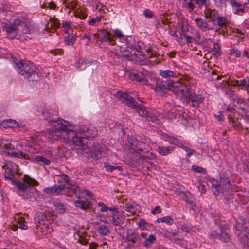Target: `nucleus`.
I'll return each instance as SVG.
<instances>
[{
  "label": "nucleus",
  "mask_w": 249,
  "mask_h": 249,
  "mask_svg": "<svg viewBox=\"0 0 249 249\" xmlns=\"http://www.w3.org/2000/svg\"><path fill=\"white\" fill-rule=\"evenodd\" d=\"M98 232L100 234L107 235L110 233V231L108 227L104 225H100L98 229Z\"/></svg>",
  "instance_id": "nucleus-42"
},
{
  "label": "nucleus",
  "mask_w": 249,
  "mask_h": 249,
  "mask_svg": "<svg viewBox=\"0 0 249 249\" xmlns=\"http://www.w3.org/2000/svg\"><path fill=\"white\" fill-rule=\"evenodd\" d=\"M42 115H43L44 119L45 120H47L49 122H51L52 123L51 125L53 126L52 130L51 131V132H52L53 130V128H54V127L53 126L52 124L53 123V122H56V121H53V111L49 107H46L42 111ZM58 120V119H57L56 120V121Z\"/></svg>",
  "instance_id": "nucleus-22"
},
{
  "label": "nucleus",
  "mask_w": 249,
  "mask_h": 249,
  "mask_svg": "<svg viewBox=\"0 0 249 249\" xmlns=\"http://www.w3.org/2000/svg\"><path fill=\"white\" fill-rule=\"evenodd\" d=\"M2 149L3 152L11 156L18 158H22L23 153L21 152L23 145L18 143L16 147L14 144L8 141L6 142H2Z\"/></svg>",
  "instance_id": "nucleus-9"
},
{
  "label": "nucleus",
  "mask_w": 249,
  "mask_h": 249,
  "mask_svg": "<svg viewBox=\"0 0 249 249\" xmlns=\"http://www.w3.org/2000/svg\"><path fill=\"white\" fill-rule=\"evenodd\" d=\"M167 141L171 144L177 145L180 148H184L183 142L179 139L172 136H168L167 138Z\"/></svg>",
  "instance_id": "nucleus-32"
},
{
  "label": "nucleus",
  "mask_w": 249,
  "mask_h": 249,
  "mask_svg": "<svg viewBox=\"0 0 249 249\" xmlns=\"http://www.w3.org/2000/svg\"><path fill=\"white\" fill-rule=\"evenodd\" d=\"M145 235L143 237H141V240L144 239V241L142 243V245L144 247L149 248L152 245L156 242V235L153 234L148 235L147 233L144 232Z\"/></svg>",
  "instance_id": "nucleus-21"
},
{
  "label": "nucleus",
  "mask_w": 249,
  "mask_h": 249,
  "mask_svg": "<svg viewBox=\"0 0 249 249\" xmlns=\"http://www.w3.org/2000/svg\"><path fill=\"white\" fill-rule=\"evenodd\" d=\"M56 210L59 213H63L66 211V208L64 204L61 203H57L55 204Z\"/></svg>",
  "instance_id": "nucleus-46"
},
{
  "label": "nucleus",
  "mask_w": 249,
  "mask_h": 249,
  "mask_svg": "<svg viewBox=\"0 0 249 249\" xmlns=\"http://www.w3.org/2000/svg\"><path fill=\"white\" fill-rule=\"evenodd\" d=\"M174 149V148L173 147H170L169 146L164 147L162 146H159L158 147L157 150L160 154L165 156L170 154L171 151H173Z\"/></svg>",
  "instance_id": "nucleus-35"
},
{
  "label": "nucleus",
  "mask_w": 249,
  "mask_h": 249,
  "mask_svg": "<svg viewBox=\"0 0 249 249\" xmlns=\"http://www.w3.org/2000/svg\"><path fill=\"white\" fill-rule=\"evenodd\" d=\"M181 148L185 150L186 152H188L187 154H186V157L187 158H189L195 152L194 150L190 149L189 148L185 146V144L184 145V148Z\"/></svg>",
  "instance_id": "nucleus-58"
},
{
  "label": "nucleus",
  "mask_w": 249,
  "mask_h": 249,
  "mask_svg": "<svg viewBox=\"0 0 249 249\" xmlns=\"http://www.w3.org/2000/svg\"><path fill=\"white\" fill-rule=\"evenodd\" d=\"M213 50L215 54H220V47L218 42H214Z\"/></svg>",
  "instance_id": "nucleus-55"
},
{
  "label": "nucleus",
  "mask_w": 249,
  "mask_h": 249,
  "mask_svg": "<svg viewBox=\"0 0 249 249\" xmlns=\"http://www.w3.org/2000/svg\"><path fill=\"white\" fill-rule=\"evenodd\" d=\"M191 1H195V3L197 4L199 8L202 7L203 6H206L207 5L208 0H190Z\"/></svg>",
  "instance_id": "nucleus-49"
},
{
  "label": "nucleus",
  "mask_w": 249,
  "mask_h": 249,
  "mask_svg": "<svg viewBox=\"0 0 249 249\" xmlns=\"http://www.w3.org/2000/svg\"><path fill=\"white\" fill-rule=\"evenodd\" d=\"M245 167L244 169L246 172L249 173V158L246 160L244 162Z\"/></svg>",
  "instance_id": "nucleus-64"
},
{
  "label": "nucleus",
  "mask_w": 249,
  "mask_h": 249,
  "mask_svg": "<svg viewBox=\"0 0 249 249\" xmlns=\"http://www.w3.org/2000/svg\"><path fill=\"white\" fill-rule=\"evenodd\" d=\"M181 229L183 231L187 233L196 232L199 231V229L196 227L187 223L182 224L181 226Z\"/></svg>",
  "instance_id": "nucleus-31"
},
{
  "label": "nucleus",
  "mask_w": 249,
  "mask_h": 249,
  "mask_svg": "<svg viewBox=\"0 0 249 249\" xmlns=\"http://www.w3.org/2000/svg\"><path fill=\"white\" fill-rule=\"evenodd\" d=\"M62 27L66 29H70L71 27V21H62Z\"/></svg>",
  "instance_id": "nucleus-59"
},
{
  "label": "nucleus",
  "mask_w": 249,
  "mask_h": 249,
  "mask_svg": "<svg viewBox=\"0 0 249 249\" xmlns=\"http://www.w3.org/2000/svg\"><path fill=\"white\" fill-rule=\"evenodd\" d=\"M210 182L213 192L215 195L225 193L227 194L231 189V185L229 178L225 176L221 177L219 181L214 178H211Z\"/></svg>",
  "instance_id": "nucleus-6"
},
{
  "label": "nucleus",
  "mask_w": 249,
  "mask_h": 249,
  "mask_svg": "<svg viewBox=\"0 0 249 249\" xmlns=\"http://www.w3.org/2000/svg\"><path fill=\"white\" fill-rule=\"evenodd\" d=\"M117 97L120 100L125 103L128 107L135 109L139 114L146 119L147 121H151L156 124L159 123L158 117H160V115H156L154 113L148 111L147 108L141 104H138L135 102L133 98L130 96L128 93L118 91ZM161 118V117H160Z\"/></svg>",
  "instance_id": "nucleus-4"
},
{
  "label": "nucleus",
  "mask_w": 249,
  "mask_h": 249,
  "mask_svg": "<svg viewBox=\"0 0 249 249\" xmlns=\"http://www.w3.org/2000/svg\"><path fill=\"white\" fill-rule=\"evenodd\" d=\"M191 168L193 171L196 173H202L203 171H204V173L206 172L205 169L198 166L193 165Z\"/></svg>",
  "instance_id": "nucleus-53"
},
{
  "label": "nucleus",
  "mask_w": 249,
  "mask_h": 249,
  "mask_svg": "<svg viewBox=\"0 0 249 249\" xmlns=\"http://www.w3.org/2000/svg\"><path fill=\"white\" fill-rule=\"evenodd\" d=\"M176 109L175 108H173L167 114V118L169 119H172L176 117Z\"/></svg>",
  "instance_id": "nucleus-54"
},
{
  "label": "nucleus",
  "mask_w": 249,
  "mask_h": 249,
  "mask_svg": "<svg viewBox=\"0 0 249 249\" xmlns=\"http://www.w3.org/2000/svg\"><path fill=\"white\" fill-rule=\"evenodd\" d=\"M51 21L52 22V26L54 28H58L60 26V21L58 19L56 18L51 19Z\"/></svg>",
  "instance_id": "nucleus-57"
},
{
  "label": "nucleus",
  "mask_w": 249,
  "mask_h": 249,
  "mask_svg": "<svg viewBox=\"0 0 249 249\" xmlns=\"http://www.w3.org/2000/svg\"><path fill=\"white\" fill-rule=\"evenodd\" d=\"M67 188L70 189L75 194V196L78 198H80V190L78 186L75 184H70Z\"/></svg>",
  "instance_id": "nucleus-36"
},
{
  "label": "nucleus",
  "mask_w": 249,
  "mask_h": 249,
  "mask_svg": "<svg viewBox=\"0 0 249 249\" xmlns=\"http://www.w3.org/2000/svg\"><path fill=\"white\" fill-rule=\"evenodd\" d=\"M144 235V232L139 233L135 230L128 229L126 232V240L131 242L133 246H139L142 243L141 237Z\"/></svg>",
  "instance_id": "nucleus-11"
},
{
  "label": "nucleus",
  "mask_w": 249,
  "mask_h": 249,
  "mask_svg": "<svg viewBox=\"0 0 249 249\" xmlns=\"http://www.w3.org/2000/svg\"><path fill=\"white\" fill-rule=\"evenodd\" d=\"M235 86L239 87L241 89H245L249 92V78L246 77L241 80H237L234 83Z\"/></svg>",
  "instance_id": "nucleus-28"
},
{
  "label": "nucleus",
  "mask_w": 249,
  "mask_h": 249,
  "mask_svg": "<svg viewBox=\"0 0 249 249\" xmlns=\"http://www.w3.org/2000/svg\"><path fill=\"white\" fill-rule=\"evenodd\" d=\"M2 168L4 170V176L6 180L11 181L13 185L15 180L19 181L14 178V175L18 173V166L16 163L12 161H7L2 166Z\"/></svg>",
  "instance_id": "nucleus-10"
},
{
  "label": "nucleus",
  "mask_w": 249,
  "mask_h": 249,
  "mask_svg": "<svg viewBox=\"0 0 249 249\" xmlns=\"http://www.w3.org/2000/svg\"><path fill=\"white\" fill-rule=\"evenodd\" d=\"M15 224H14L11 228L13 231H15L18 228L22 230H27L28 228L24 217L17 216L15 217Z\"/></svg>",
  "instance_id": "nucleus-18"
},
{
  "label": "nucleus",
  "mask_w": 249,
  "mask_h": 249,
  "mask_svg": "<svg viewBox=\"0 0 249 249\" xmlns=\"http://www.w3.org/2000/svg\"><path fill=\"white\" fill-rule=\"evenodd\" d=\"M231 54L236 57H239L241 56V52L235 49H233L230 50Z\"/></svg>",
  "instance_id": "nucleus-60"
},
{
  "label": "nucleus",
  "mask_w": 249,
  "mask_h": 249,
  "mask_svg": "<svg viewBox=\"0 0 249 249\" xmlns=\"http://www.w3.org/2000/svg\"><path fill=\"white\" fill-rule=\"evenodd\" d=\"M130 78L133 80H135L139 82H143L145 84H147L148 83V81L145 79V75L142 72L132 73L130 75Z\"/></svg>",
  "instance_id": "nucleus-29"
},
{
  "label": "nucleus",
  "mask_w": 249,
  "mask_h": 249,
  "mask_svg": "<svg viewBox=\"0 0 249 249\" xmlns=\"http://www.w3.org/2000/svg\"><path fill=\"white\" fill-rule=\"evenodd\" d=\"M76 35L74 34H69L65 37L64 42L65 45L67 46L73 45L76 41Z\"/></svg>",
  "instance_id": "nucleus-33"
},
{
  "label": "nucleus",
  "mask_w": 249,
  "mask_h": 249,
  "mask_svg": "<svg viewBox=\"0 0 249 249\" xmlns=\"http://www.w3.org/2000/svg\"><path fill=\"white\" fill-rule=\"evenodd\" d=\"M65 186L63 185H54V192L56 195L59 194L64 190Z\"/></svg>",
  "instance_id": "nucleus-50"
},
{
  "label": "nucleus",
  "mask_w": 249,
  "mask_h": 249,
  "mask_svg": "<svg viewBox=\"0 0 249 249\" xmlns=\"http://www.w3.org/2000/svg\"><path fill=\"white\" fill-rule=\"evenodd\" d=\"M98 37L102 42H109L112 43L114 41L113 37H112L111 33L106 30H102L98 35Z\"/></svg>",
  "instance_id": "nucleus-19"
},
{
  "label": "nucleus",
  "mask_w": 249,
  "mask_h": 249,
  "mask_svg": "<svg viewBox=\"0 0 249 249\" xmlns=\"http://www.w3.org/2000/svg\"><path fill=\"white\" fill-rule=\"evenodd\" d=\"M106 167V169L107 171L111 172L117 169L119 171H122L123 170V168L121 166H112L110 165L109 164L106 163L105 165Z\"/></svg>",
  "instance_id": "nucleus-43"
},
{
  "label": "nucleus",
  "mask_w": 249,
  "mask_h": 249,
  "mask_svg": "<svg viewBox=\"0 0 249 249\" xmlns=\"http://www.w3.org/2000/svg\"><path fill=\"white\" fill-rule=\"evenodd\" d=\"M157 221L158 223H160V222L165 223L170 225H172L174 223L173 219L170 216H167L163 217L162 218H159L157 219Z\"/></svg>",
  "instance_id": "nucleus-41"
},
{
  "label": "nucleus",
  "mask_w": 249,
  "mask_h": 249,
  "mask_svg": "<svg viewBox=\"0 0 249 249\" xmlns=\"http://www.w3.org/2000/svg\"><path fill=\"white\" fill-rule=\"evenodd\" d=\"M196 84V80L187 75L182 79V83H174L170 88L178 97L186 100L187 103L191 102L192 106L196 108L199 107L204 100L203 95L195 93L193 87Z\"/></svg>",
  "instance_id": "nucleus-2"
},
{
  "label": "nucleus",
  "mask_w": 249,
  "mask_h": 249,
  "mask_svg": "<svg viewBox=\"0 0 249 249\" xmlns=\"http://www.w3.org/2000/svg\"><path fill=\"white\" fill-rule=\"evenodd\" d=\"M195 22L196 26L202 31L207 32L212 29L211 25L201 18H197L195 19Z\"/></svg>",
  "instance_id": "nucleus-20"
},
{
  "label": "nucleus",
  "mask_w": 249,
  "mask_h": 249,
  "mask_svg": "<svg viewBox=\"0 0 249 249\" xmlns=\"http://www.w3.org/2000/svg\"><path fill=\"white\" fill-rule=\"evenodd\" d=\"M180 39L184 38L186 42L189 45L193 42L198 45H202L205 43L206 39L201 36L198 30L191 29L188 31V33L180 35Z\"/></svg>",
  "instance_id": "nucleus-7"
},
{
  "label": "nucleus",
  "mask_w": 249,
  "mask_h": 249,
  "mask_svg": "<svg viewBox=\"0 0 249 249\" xmlns=\"http://www.w3.org/2000/svg\"><path fill=\"white\" fill-rule=\"evenodd\" d=\"M175 83H182V79L178 81H170L167 84V87L162 83H157L156 86L154 88L156 92L160 96H164L168 90L172 91L175 94V92L170 88Z\"/></svg>",
  "instance_id": "nucleus-13"
},
{
  "label": "nucleus",
  "mask_w": 249,
  "mask_h": 249,
  "mask_svg": "<svg viewBox=\"0 0 249 249\" xmlns=\"http://www.w3.org/2000/svg\"><path fill=\"white\" fill-rule=\"evenodd\" d=\"M53 130L48 135V138L52 141L59 140L60 138L71 140L72 143L75 145L76 149L85 151L86 153H91V156L98 158L99 150L96 153H92V149L90 150L88 145V139L84 137L80 131L77 132L74 131V126L69 124L67 121L64 120H58L53 122Z\"/></svg>",
  "instance_id": "nucleus-1"
},
{
  "label": "nucleus",
  "mask_w": 249,
  "mask_h": 249,
  "mask_svg": "<svg viewBox=\"0 0 249 249\" xmlns=\"http://www.w3.org/2000/svg\"><path fill=\"white\" fill-rule=\"evenodd\" d=\"M124 209L130 214H135L139 211L140 206L135 204L127 203L124 206Z\"/></svg>",
  "instance_id": "nucleus-25"
},
{
  "label": "nucleus",
  "mask_w": 249,
  "mask_h": 249,
  "mask_svg": "<svg viewBox=\"0 0 249 249\" xmlns=\"http://www.w3.org/2000/svg\"><path fill=\"white\" fill-rule=\"evenodd\" d=\"M114 36L112 37H117L119 38H121L123 37L124 35L122 33V32L119 29H115L114 30Z\"/></svg>",
  "instance_id": "nucleus-56"
},
{
  "label": "nucleus",
  "mask_w": 249,
  "mask_h": 249,
  "mask_svg": "<svg viewBox=\"0 0 249 249\" xmlns=\"http://www.w3.org/2000/svg\"><path fill=\"white\" fill-rule=\"evenodd\" d=\"M160 75L165 78L174 77L175 76L174 71L171 70H160Z\"/></svg>",
  "instance_id": "nucleus-39"
},
{
  "label": "nucleus",
  "mask_w": 249,
  "mask_h": 249,
  "mask_svg": "<svg viewBox=\"0 0 249 249\" xmlns=\"http://www.w3.org/2000/svg\"><path fill=\"white\" fill-rule=\"evenodd\" d=\"M143 15L148 18H151L154 17V13L149 9H146L143 11Z\"/></svg>",
  "instance_id": "nucleus-51"
},
{
  "label": "nucleus",
  "mask_w": 249,
  "mask_h": 249,
  "mask_svg": "<svg viewBox=\"0 0 249 249\" xmlns=\"http://www.w3.org/2000/svg\"><path fill=\"white\" fill-rule=\"evenodd\" d=\"M13 23L18 25L19 31H21L24 34H29L31 32V28L27 26L25 22L21 21L18 19H16L14 20Z\"/></svg>",
  "instance_id": "nucleus-23"
},
{
  "label": "nucleus",
  "mask_w": 249,
  "mask_h": 249,
  "mask_svg": "<svg viewBox=\"0 0 249 249\" xmlns=\"http://www.w3.org/2000/svg\"><path fill=\"white\" fill-rule=\"evenodd\" d=\"M42 219H39L37 226L40 227L41 231H46L49 233L53 231L52 227V224L47 218L45 215L41 214Z\"/></svg>",
  "instance_id": "nucleus-17"
},
{
  "label": "nucleus",
  "mask_w": 249,
  "mask_h": 249,
  "mask_svg": "<svg viewBox=\"0 0 249 249\" xmlns=\"http://www.w3.org/2000/svg\"><path fill=\"white\" fill-rule=\"evenodd\" d=\"M3 30L7 33L8 37L10 39H19L20 37L18 34L19 29L18 27V25H16L14 23L13 25L4 26Z\"/></svg>",
  "instance_id": "nucleus-15"
},
{
  "label": "nucleus",
  "mask_w": 249,
  "mask_h": 249,
  "mask_svg": "<svg viewBox=\"0 0 249 249\" xmlns=\"http://www.w3.org/2000/svg\"><path fill=\"white\" fill-rule=\"evenodd\" d=\"M22 181L15 180L14 183V185L17 187V193L24 199L34 201L37 196V191L31 187L37 186L39 183L28 175L23 176Z\"/></svg>",
  "instance_id": "nucleus-3"
},
{
  "label": "nucleus",
  "mask_w": 249,
  "mask_h": 249,
  "mask_svg": "<svg viewBox=\"0 0 249 249\" xmlns=\"http://www.w3.org/2000/svg\"><path fill=\"white\" fill-rule=\"evenodd\" d=\"M219 238L220 240L224 242H228L230 239L229 234L227 232L223 231L221 232Z\"/></svg>",
  "instance_id": "nucleus-45"
},
{
  "label": "nucleus",
  "mask_w": 249,
  "mask_h": 249,
  "mask_svg": "<svg viewBox=\"0 0 249 249\" xmlns=\"http://www.w3.org/2000/svg\"><path fill=\"white\" fill-rule=\"evenodd\" d=\"M116 211H114V213H112V215L111 216L110 220L112 222V223L116 226H118L120 225L121 220L118 214V210H116Z\"/></svg>",
  "instance_id": "nucleus-38"
},
{
  "label": "nucleus",
  "mask_w": 249,
  "mask_h": 249,
  "mask_svg": "<svg viewBox=\"0 0 249 249\" xmlns=\"http://www.w3.org/2000/svg\"><path fill=\"white\" fill-rule=\"evenodd\" d=\"M215 25H218L220 28H226L228 24V19L226 17L218 16L215 19Z\"/></svg>",
  "instance_id": "nucleus-30"
},
{
  "label": "nucleus",
  "mask_w": 249,
  "mask_h": 249,
  "mask_svg": "<svg viewBox=\"0 0 249 249\" xmlns=\"http://www.w3.org/2000/svg\"><path fill=\"white\" fill-rule=\"evenodd\" d=\"M21 148L22 149L21 152L23 153L22 158L27 159L33 158L34 154L38 153L40 150L39 146L34 143L23 145Z\"/></svg>",
  "instance_id": "nucleus-12"
},
{
  "label": "nucleus",
  "mask_w": 249,
  "mask_h": 249,
  "mask_svg": "<svg viewBox=\"0 0 249 249\" xmlns=\"http://www.w3.org/2000/svg\"><path fill=\"white\" fill-rule=\"evenodd\" d=\"M229 122L232 124L233 127H239L241 125L240 123L239 122L238 119L233 117L232 115L228 114Z\"/></svg>",
  "instance_id": "nucleus-37"
},
{
  "label": "nucleus",
  "mask_w": 249,
  "mask_h": 249,
  "mask_svg": "<svg viewBox=\"0 0 249 249\" xmlns=\"http://www.w3.org/2000/svg\"><path fill=\"white\" fill-rule=\"evenodd\" d=\"M161 212V209L159 206H156L151 211V213L154 215H155L157 213H160Z\"/></svg>",
  "instance_id": "nucleus-63"
},
{
  "label": "nucleus",
  "mask_w": 249,
  "mask_h": 249,
  "mask_svg": "<svg viewBox=\"0 0 249 249\" xmlns=\"http://www.w3.org/2000/svg\"><path fill=\"white\" fill-rule=\"evenodd\" d=\"M78 130L83 135L84 137L88 140L94 138L97 135L98 133L97 130L92 126H81Z\"/></svg>",
  "instance_id": "nucleus-16"
},
{
  "label": "nucleus",
  "mask_w": 249,
  "mask_h": 249,
  "mask_svg": "<svg viewBox=\"0 0 249 249\" xmlns=\"http://www.w3.org/2000/svg\"><path fill=\"white\" fill-rule=\"evenodd\" d=\"M178 195L183 198V199L191 205H193L194 199L193 196L189 192L179 191L178 192Z\"/></svg>",
  "instance_id": "nucleus-24"
},
{
  "label": "nucleus",
  "mask_w": 249,
  "mask_h": 249,
  "mask_svg": "<svg viewBox=\"0 0 249 249\" xmlns=\"http://www.w3.org/2000/svg\"><path fill=\"white\" fill-rule=\"evenodd\" d=\"M0 125L6 128H16L18 125V123L15 120L12 119H7L3 120L0 124Z\"/></svg>",
  "instance_id": "nucleus-27"
},
{
  "label": "nucleus",
  "mask_w": 249,
  "mask_h": 249,
  "mask_svg": "<svg viewBox=\"0 0 249 249\" xmlns=\"http://www.w3.org/2000/svg\"><path fill=\"white\" fill-rule=\"evenodd\" d=\"M74 205L82 210H87L89 208L90 203L84 200H76L74 202Z\"/></svg>",
  "instance_id": "nucleus-34"
},
{
  "label": "nucleus",
  "mask_w": 249,
  "mask_h": 249,
  "mask_svg": "<svg viewBox=\"0 0 249 249\" xmlns=\"http://www.w3.org/2000/svg\"><path fill=\"white\" fill-rule=\"evenodd\" d=\"M146 51L147 52V58L145 61L146 64L151 67L160 63L159 55L155 51H153L150 48H148Z\"/></svg>",
  "instance_id": "nucleus-14"
},
{
  "label": "nucleus",
  "mask_w": 249,
  "mask_h": 249,
  "mask_svg": "<svg viewBox=\"0 0 249 249\" xmlns=\"http://www.w3.org/2000/svg\"><path fill=\"white\" fill-rule=\"evenodd\" d=\"M36 161L41 162L44 165H48L50 164V161L46 157L42 156H36L34 159Z\"/></svg>",
  "instance_id": "nucleus-40"
},
{
  "label": "nucleus",
  "mask_w": 249,
  "mask_h": 249,
  "mask_svg": "<svg viewBox=\"0 0 249 249\" xmlns=\"http://www.w3.org/2000/svg\"><path fill=\"white\" fill-rule=\"evenodd\" d=\"M77 4L78 1L77 0H74L69 2V3L67 4L66 8L73 10L76 8Z\"/></svg>",
  "instance_id": "nucleus-47"
},
{
  "label": "nucleus",
  "mask_w": 249,
  "mask_h": 249,
  "mask_svg": "<svg viewBox=\"0 0 249 249\" xmlns=\"http://www.w3.org/2000/svg\"><path fill=\"white\" fill-rule=\"evenodd\" d=\"M83 39H86V40H87V41L86 43V45H89V44L91 43V38H90V36L89 35L87 34H84L83 36H82V38Z\"/></svg>",
  "instance_id": "nucleus-62"
},
{
  "label": "nucleus",
  "mask_w": 249,
  "mask_h": 249,
  "mask_svg": "<svg viewBox=\"0 0 249 249\" xmlns=\"http://www.w3.org/2000/svg\"><path fill=\"white\" fill-rule=\"evenodd\" d=\"M147 224L146 220L144 219H141L138 223V226L141 230H144L146 229L145 225Z\"/></svg>",
  "instance_id": "nucleus-52"
},
{
  "label": "nucleus",
  "mask_w": 249,
  "mask_h": 249,
  "mask_svg": "<svg viewBox=\"0 0 249 249\" xmlns=\"http://www.w3.org/2000/svg\"><path fill=\"white\" fill-rule=\"evenodd\" d=\"M18 72L30 81H37L39 79L38 73L36 71L35 67L31 64L22 61L16 63Z\"/></svg>",
  "instance_id": "nucleus-5"
},
{
  "label": "nucleus",
  "mask_w": 249,
  "mask_h": 249,
  "mask_svg": "<svg viewBox=\"0 0 249 249\" xmlns=\"http://www.w3.org/2000/svg\"><path fill=\"white\" fill-rule=\"evenodd\" d=\"M205 17L206 18L211 19L212 22L213 24L215 25V19L218 17V12L215 10H212L211 9H207L204 12Z\"/></svg>",
  "instance_id": "nucleus-26"
},
{
  "label": "nucleus",
  "mask_w": 249,
  "mask_h": 249,
  "mask_svg": "<svg viewBox=\"0 0 249 249\" xmlns=\"http://www.w3.org/2000/svg\"><path fill=\"white\" fill-rule=\"evenodd\" d=\"M236 229L239 233L238 235L240 242L243 245H248L249 243V233L247 224L245 219L242 217L238 218L236 222Z\"/></svg>",
  "instance_id": "nucleus-8"
},
{
  "label": "nucleus",
  "mask_w": 249,
  "mask_h": 249,
  "mask_svg": "<svg viewBox=\"0 0 249 249\" xmlns=\"http://www.w3.org/2000/svg\"><path fill=\"white\" fill-rule=\"evenodd\" d=\"M120 51L122 55L125 57L128 58L132 56V53L127 49L121 48Z\"/></svg>",
  "instance_id": "nucleus-48"
},
{
  "label": "nucleus",
  "mask_w": 249,
  "mask_h": 249,
  "mask_svg": "<svg viewBox=\"0 0 249 249\" xmlns=\"http://www.w3.org/2000/svg\"><path fill=\"white\" fill-rule=\"evenodd\" d=\"M75 16L77 18H79L81 19H84L86 18L87 17V15L81 13L80 12L78 11V10H76L75 12Z\"/></svg>",
  "instance_id": "nucleus-61"
},
{
  "label": "nucleus",
  "mask_w": 249,
  "mask_h": 249,
  "mask_svg": "<svg viewBox=\"0 0 249 249\" xmlns=\"http://www.w3.org/2000/svg\"><path fill=\"white\" fill-rule=\"evenodd\" d=\"M98 205L100 206H101V212H107L108 210H110L111 211H116V210H118V208L117 207H107L104 203L102 202H99L98 203Z\"/></svg>",
  "instance_id": "nucleus-44"
}]
</instances>
